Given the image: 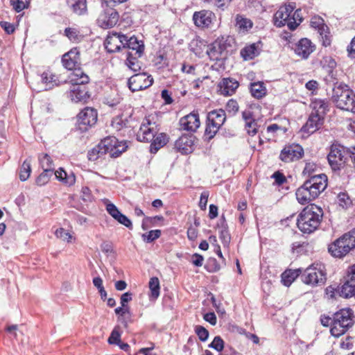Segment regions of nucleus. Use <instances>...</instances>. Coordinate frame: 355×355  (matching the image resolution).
Masks as SVG:
<instances>
[{
	"mask_svg": "<svg viewBox=\"0 0 355 355\" xmlns=\"http://www.w3.org/2000/svg\"><path fill=\"white\" fill-rule=\"evenodd\" d=\"M30 3V0H10V5L12 6L13 9L19 12L24 9L26 8Z\"/></svg>",
	"mask_w": 355,
	"mask_h": 355,
	"instance_id": "obj_48",
	"label": "nucleus"
},
{
	"mask_svg": "<svg viewBox=\"0 0 355 355\" xmlns=\"http://www.w3.org/2000/svg\"><path fill=\"white\" fill-rule=\"evenodd\" d=\"M236 25L240 29L248 31L252 27L253 23L250 19L244 17L242 15H238L236 17Z\"/></svg>",
	"mask_w": 355,
	"mask_h": 355,
	"instance_id": "obj_41",
	"label": "nucleus"
},
{
	"mask_svg": "<svg viewBox=\"0 0 355 355\" xmlns=\"http://www.w3.org/2000/svg\"><path fill=\"white\" fill-rule=\"evenodd\" d=\"M121 341V334L117 328H114L108 338V343L111 345H118Z\"/></svg>",
	"mask_w": 355,
	"mask_h": 355,
	"instance_id": "obj_52",
	"label": "nucleus"
},
{
	"mask_svg": "<svg viewBox=\"0 0 355 355\" xmlns=\"http://www.w3.org/2000/svg\"><path fill=\"white\" fill-rule=\"evenodd\" d=\"M302 280L307 285H322L326 281V275L321 269L309 267L303 271Z\"/></svg>",
	"mask_w": 355,
	"mask_h": 355,
	"instance_id": "obj_9",
	"label": "nucleus"
},
{
	"mask_svg": "<svg viewBox=\"0 0 355 355\" xmlns=\"http://www.w3.org/2000/svg\"><path fill=\"white\" fill-rule=\"evenodd\" d=\"M123 41H125V35L120 33H113L107 37L105 42L106 50L110 53L119 51L123 47Z\"/></svg>",
	"mask_w": 355,
	"mask_h": 355,
	"instance_id": "obj_20",
	"label": "nucleus"
},
{
	"mask_svg": "<svg viewBox=\"0 0 355 355\" xmlns=\"http://www.w3.org/2000/svg\"><path fill=\"white\" fill-rule=\"evenodd\" d=\"M154 118V116L149 115L144 119L140 128L137 133V139L138 141L142 142H150L155 138V134L157 133V125L155 122L153 121Z\"/></svg>",
	"mask_w": 355,
	"mask_h": 355,
	"instance_id": "obj_8",
	"label": "nucleus"
},
{
	"mask_svg": "<svg viewBox=\"0 0 355 355\" xmlns=\"http://www.w3.org/2000/svg\"><path fill=\"white\" fill-rule=\"evenodd\" d=\"M316 168V166L314 163L309 162L306 163L305 165V167L303 170L304 174H308L309 176H313L312 173L314 172L315 169Z\"/></svg>",
	"mask_w": 355,
	"mask_h": 355,
	"instance_id": "obj_63",
	"label": "nucleus"
},
{
	"mask_svg": "<svg viewBox=\"0 0 355 355\" xmlns=\"http://www.w3.org/2000/svg\"><path fill=\"white\" fill-rule=\"evenodd\" d=\"M336 292L340 297L345 298L354 297L355 293V282L348 279Z\"/></svg>",
	"mask_w": 355,
	"mask_h": 355,
	"instance_id": "obj_33",
	"label": "nucleus"
},
{
	"mask_svg": "<svg viewBox=\"0 0 355 355\" xmlns=\"http://www.w3.org/2000/svg\"><path fill=\"white\" fill-rule=\"evenodd\" d=\"M209 347L213 348L217 352H222L225 347V342L220 336H215L213 341L208 345Z\"/></svg>",
	"mask_w": 355,
	"mask_h": 355,
	"instance_id": "obj_49",
	"label": "nucleus"
},
{
	"mask_svg": "<svg viewBox=\"0 0 355 355\" xmlns=\"http://www.w3.org/2000/svg\"><path fill=\"white\" fill-rule=\"evenodd\" d=\"M195 332L199 339L202 342L206 341L209 337V331L202 326L197 325L195 327Z\"/></svg>",
	"mask_w": 355,
	"mask_h": 355,
	"instance_id": "obj_51",
	"label": "nucleus"
},
{
	"mask_svg": "<svg viewBox=\"0 0 355 355\" xmlns=\"http://www.w3.org/2000/svg\"><path fill=\"white\" fill-rule=\"evenodd\" d=\"M328 251L333 257L342 258L350 252V248L340 237L329 245Z\"/></svg>",
	"mask_w": 355,
	"mask_h": 355,
	"instance_id": "obj_19",
	"label": "nucleus"
},
{
	"mask_svg": "<svg viewBox=\"0 0 355 355\" xmlns=\"http://www.w3.org/2000/svg\"><path fill=\"white\" fill-rule=\"evenodd\" d=\"M219 237L222 240L223 243L225 245H227L230 243V236L228 231L226 229L220 230Z\"/></svg>",
	"mask_w": 355,
	"mask_h": 355,
	"instance_id": "obj_62",
	"label": "nucleus"
},
{
	"mask_svg": "<svg viewBox=\"0 0 355 355\" xmlns=\"http://www.w3.org/2000/svg\"><path fill=\"white\" fill-rule=\"evenodd\" d=\"M311 27L318 29V31H320V29L322 28V26H327L324 24V21L320 17H315L311 19Z\"/></svg>",
	"mask_w": 355,
	"mask_h": 355,
	"instance_id": "obj_57",
	"label": "nucleus"
},
{
	"mask_svg": "<svg viewBox=\"0 0 355 355\" xmlns=\"http://www.w3.org/2000/svg\"><path fill=\"white\" fill-rule=\"evenodd\" d=\"M153 78L146 73H139L132 76L128 79V87L132 92L145 89L152 85Z\"/></svg>",
	"mask_w": 355,
	"mask_h": 355,
	"instance_id": "obj_10",
	"label": "nucleus"
},
{
	"mask_svg": "<svg viewBox=\"0 0 355 355\" xmlns=\"http://www.w3.org/2000/svg\"><path fill=\"white\" fill-rule=\"evenodd\" d=\"M226 120L225 112L223 109L214 110L207 114V121H211L221 127Z\"/></svg>",
	"mask_w": 355,
	"mask_h": 355,
	"instance_id": "obj_32",
	"label": "nucleus"
},
{
	"mask_svg": "<svg viewBox=\"0 0 355 355\" xmlns=\"http://www.w3.org/2000/svg\"><path fill=\"white\" fill-rule=\"evenodd\" d=\"M63 66L69 69L73 70L76 72L80 69V52L77 48L71 49L69 52L63 55L62 58Z\"/></svg>",
	"mask_w": 355,
	"mask_h": 355,
	"instance_id": "obj_15",
	"label": "nucleus"
},
{
	"mask_svg": "<svg viewBox=\"0 0 355 355\" xmlns=\"http://www.w3.org/2000/svg\"><path fill=\"white\" fill-rule=\"evenodd\" d=\"M295 8V3H289L280 7L274 16L275 25L278 27L287 25L291 31L295 30L298 24L296 22V18H291V14Z\"/></svg>",
	"mask_w": 355,
	"mask_h": 355,
	"instance_id": "obj_7",
	"label": "nucleus"
},
{
	"mask_svg": "<svg viewBox=\"0 0 355 355\" xmlns=\"http://www.w3.org/2000/svg\"><path fill=\"white\" fill-rule=\"evenodd\" d=\"M53 172L50 170H44L43 172L37 178L36 184L38 186H43L49 182L50 178L53 175Z\"/></svg>",
	"mask_w": 355,
	"mask_h": 355,
	"instance_id": "obj_47",
	"label": "nucleus"
},
{
	"mask_svg": "<svg viewBox=\"0 0 355 355\" xmlns=\"http://www.w3.org/2000/svg\"><path fill=\"white\" fill-rule=\"evenodd\" d=\"M40 164L43 169L50 170V171H54V164L51 157L48 154H41L38 157Z\"/></svg>",
	"mask_w": 355,
	"mask_h": 355,
	"instance_id": "obj_38",
	"label": "nucleus"
},
{
	"mask_svg": "<svg viewBox=\"0 0 355 355\" xmlns=\"http://www.w3.org/2000/svg\"><path fill=\"white\" fill-rule=\"evenodd\" d=\"M214 14L209 10H202L195 12L193 15L194 24L200 28H207L212 23Z\"/></svg>",
	"mask_w": 355,
	"mask_h": 355,
	"instance_id": "obj_21",
	"label": "nucleus"
},
{
	"mask_svg": "<svg viewBox=\"0 0 355 355\" xmlns=\"http://www.w3.org/2000/svg\"><path fill=\"white\" fill-rule=\"evenodd\" d=\"M258 54V50L255 44L245 46L241 51V56L245 60L252 59Z\"/></svg>",
	"mask_w": 355,
	"mask_h": 355,
	"instance_id": "obj_39",
	"label": "nucleus"
},
{
	"mask_svg": "<svg viewBox=\"0 0 355 355\" xmlns=\"http://www.w3.org/2000/svg\"><path fill=\"white\" fill-rule=\"evenodd\" d=\"M161 235V231L159 230H150L146 234H142V238L144 241L147 243H151L155 239H158Z\"/></svg>",
	"mask_w": 355,
	"mask_h": 355,
	"instance_id": "obj_50",
	"label": "nucleus"
},
{
	"mask_svg": "<svg viewBox=\"0 0 355 355\" xmlns=\"http://www.w3.org/2000/svg\"><path fill=\"white\" fill-rule=\"evenodd\" d=\"M110 140L107 137L102 139L101 142L94 147L92 150L88 151L87 157L89 160L95 162L98 159L101 158L107 153L110 154L109 145Z\"/></svg>",
	"mask_w": 355,
	"mask_h": 355,
	"instance_id": "obj_18",
	"label": "nucleus"
},
{
	"mask_svg": "<svg viewBox=\"0 0 355 355\" xmlns=\"http://www.w3.org/2000/svg\"><path fill=\"white\" fill-rule=\"evenodd\" d=\"M65 35L71 40V41H77L78 40V31L72 28H67L64 30Z\"/></svg>",
	"mask_w": 355,
	"mask_h": 355,
	"instance_id": "obj_55",
	"label": "nucleus"
},
{
	"mask_svg": "<svg viewBox=\"0 0 355 355\" xmlns=\"http://www.w3.org/2000/svg\"><path fill=\"white\" fill-rule=\"evenodd\" d=\"M168 141V137L164 133H160L155 137L150 146L151 153H156L159 149L165 146Z\"/></svg>",
	"mask_w": 355,
	"mask_h": 355,
	"instance_id": "obj_35",
	"label": "nucleus"
},
{
	"mask_svg": "<svg viewBox=\"0 0 355 355\" xmlns=\"http://www.w3.org/2000/svg\"><path fill=\"white\" fill-rule=\"evenodd\" d=\"M318 33L321 37L322 46L325 47L330 46L331 43V36L330 35L328 26H322Z\"/></svg>",
	"mask_w": 355,
	"mask_h": 355,
	"instance_id": "obj_43",
	"label": "nucleus"
},
{
	"mask_svg": "<svg viewBox=\"0 0 355 355\" xmlns=\"http://www.w3.org/2000/svg\"><path fill=\"white\" fill-rule=\"evenodd\" d=\"M197 141L193 134H184L175 141V148L182 155H188L194 150Z\"/></svg>",
	"mask_w": 355,
	"mask_h": 355,
	"instance_id": "obj_11",
	"label": "nucleus"
},
{
	"mask_svg": "<svg viewBox=\"0 0 355 355\" xmlns=\"http://www.w3.org/2000/svg\"><path fill=\"white\" fill-rule=\"evenodd\" d=\"M239 107L237 101L234 99L229 100L226 104V110L232 114H235L238 112Z\"/></svg>",
	"mask_w": 355,
	"mask_h": 355,
	"instance_id": "obj_54",
	"label": "nucleus"
},
{
	"mask_svg": "<svg viewBox=\"0 0 355 355\" xmlns=\"http://www.w3.org/2000/svg\"><path fill=\"white\" fill-rule=\"evenodd\" d=\"M302 268L287 270L282 275V282L284 285L289 286L292 282L302 272Z\"/></svg>",
	"mask_w": 355,
	"mask_h": 355,
	"instance_id": "obj_36",
	"label": "nucleus"
},
{
	"mask_svg": "<svg viewBox=\"0 0 355 355\" xmlns=\"http://www.w3.org/2000/svg\"><path fill=\"white\" fill-rule=\"evenodd\" d=\"M332 101L337 107L355 113V94L348 85L336 83L333 88Z\"/></svg>",
	"mask_w": 355,
	"mask_h": 355,
	"instance_id": "obj_3",
	"label": "nucleus"
},
{
	"mask_svg": "<svg viewBox=\"0 0 355 355\" xmlns=\"http://www.w3.org/2000/svg\"><path fill=\"white\" fill-rule=\"evenodd\" d=\"M89 81V76L81 70L71 73L69 78V83L71 84L69 98L72 101L78 103L85 101L89 97L87 88L85 86Z\"/></svg>",
	"mask_w": 355,
	"mask_h": 355,
	"instance_id": "obj_4",
	"label": "nucleus"
},
{
	"mask_svg": "<svg viewBox=\"0 0 355 355\" xmlns=\"http://www.w3.org/2000/svg\"><path fill=\"white\" fill-rule=\"evenodd\" d=\"M53 174L57 180L67 186H71L76 182V177L73 173L68 174L61 168L58 171H54Z\"/></svg>",
	"mask_w": 355,
	"mask_h": 355,
	"instance_id": "obj_34",
	"label": "nucleus"
},
{
	"mask_svg": "<svg viewBox=\"0 0 355 355\" xmlns=\"http://www.w3.org/2000/svg\"><path fill=\"white\" fill-rule=\"evenodd\" d=\"M180 124L182 129L187 131L195 132L200 125L198 114L191 112L182 117L180 121Z\"/></svg>",
	"mask_w": 355,
	"mask_h": 355,
	"instance_id": "obj_22",
	"label": "nucleus"
},
{
	"mask_svg": "<svg viewBox=\"0 0 355 355\" xmlns=\"http://www.w3.org/2000/svg\"><path fill=\"white\" fill-rule=\"evenodd\" d=\"M208 197H209V193L207 191H203L200 195L199 207L202 210L206 209Z\"/></svg>",
	"mask_w": 355,
	"mask_h": 355,
	"instance_id": "obj_60",
	"label": "nucleus"
},
{
	"mask_svg": "<svg viewBox=\"0 0 355 355\" xmlns=\"http://www.w3.org/2000/svg\"><path fill=\"white\" fill-rule=\"evenodd\" d=\"M204 258L202 255L195 253L192 255L191 261L192 263L198 267H200L202 266Z\"/></svg>",
	"mask_w": 355,
	"mask_h": 355,
	"instance_id": "obj_61",
	"label": "nucleus"
},
{
	"mask_svg": "<svg viewBox=\"0 0 355 355\" xmlns=\"http://www.w3.org/2000/svg\"><path fill=\"white\" fill-rule=\"evenodd\" d=\"M354 315L351 309H343L333 315V327L330 331L333 336L339 337L354 324Z\"/></svg>",
	"mask_w": 355,
	"mask_h": 355,
	"instance_id": "obj_5",
	"label": "nucleus"
},
{
	"mask_svg": "<svg viewBox=\"0 0 355 355\" xmlns=\"http://www.w3.org/2000/svg\"><path fill=\"white\" fill-rule=\"evenodd\" d=\"M225 50V48L221 44L220 42L216 41L207 50V54L210 59L213 60H219L223 58V54Z\"/></svg>",
	"mask_w": 355,
	"mask_h": 355,
	"instance_id": "obj_30",
	"label": "nucleus"
},
{
	"mask_svg": "<svg viewBox=\"0 0 355 355\" xmlns=\"http://www.w3.org/2000/svg\"><path fill=\"white\" fill-rule=\"evenodd\" d=\"M322 217L323 211L322 208L311 204L304 208L299 214L297 225L301 232L310 234L318 228Z\"/></svg>",
	"mask_w": 355,
	"mask_h": 355,
	"instance_id": "obj_2",
	"label": "nucleus"
},
{
	"mask_svg": "<svg viewBox=\"0 0 355 355\" xmlns=\"http://www.w3.org/2000/svg\"><path fill=\"white\" fill-rule=\"evenodd\" d=\"M242 117L245 121V128L248 133L251 136H254L257 132V123L253 117L252 112L249 110H245L242 112Z\"/></svg>",
	"mask_w": 355,
	"mask_h": 355,
	"instance_id": "obj_27",
	"label": "nucleus"
},
{
	"mask_svg": "<svg viewBox=\"0 0 355 355\" xmlns=\"http://www.w3.org/2000/svg\"><path fill=\"white\" fill-rule=\"evenodd\" d=\"M239 86V82L233 78H224L218 84L220 92L224 96L232 95Z\"/></svg>",
	"mask_w": 355,
	"mask_h": 355,
	"instance_id": "obj_24",
	"label": "nucleus"
},
{
	"mask_svg": "<svg viewBox=\"0 0 355 355\" xmlns=\"http://www.w3.org/2000/svg\"><path fill=\"white\" fill-rule=\"evenodd\" d=\"M123 48H127L131 50L133 55L136 57H141L144 50V46L142 42H139L135 36L128 37L125 35V41H123Z\"/></svg>",
	"mask_w": 355,
	"mask_h": 355,
	"instance_id": "obj_23",
	"label": "nucleus"
},
{
	"mask_svg": "<svg viewBox=\"0 0 355 355\" xmlns=\"http://www.w3.org/2000/svg\"><path fill=\"white\" fill-rule=\"evenodd\" d=\"M110 140L109 151L111 157H118L121 153L126 150L128 146L124 141H119L115 137H108Z\"/></svg>",
	"mask_w": 355,
	"mask_h": 355,
	"instance_id": "obj_26",
	"label": "nucleus"
},
{
	"mask_svg": "<svg viewBox=\"0 0 355 355\" xmlns=\"http://www.w3.org/2000/svg\"><path fill=\"white\" fill-rule=\"evenodd\" d=\"M0 27H1L8 34H12L15 31L14 24L8 21H1Z\"/></svg>",
	"mask_w": 355,
	"mask_h": 355,
	"instance_id": "obj_59",
	"label": "nucleus"
},
{
	"mask_svg": "<svg viewBox=\"0 0 355 355\" xmlns=\"http://www.w3.org/2000/svg\"><path fill=\"white\" fill-rule=\"evenodd\" d=\"M139 58V57H136L133 55L132 52L128 53L126 64L128 67L134 71H137L140 69V66L137 60V58Z\"/></svg>",
	"mask_w": 355,
	"mask_h": 355,
	"instance_id": "obj_45",
	"label": "nucleus"
},
{
	"mask_svg": "<svg viewBox=\"0 0 355 355\" xmlns=\"http://www.w3.org/2000/svg\"><path fill=\"white\" fill-rule=\"evenodd\" d=\"M79 128L86 131L88 127L96 124L98 118L96 110L87 107L80 112L77 116Z\"/></svg>",
	"mask_w": 355,
	"mask_h": 355,
	"instance_id": "obj_12",
	"label": "nucleus"
},
{
	"mask_svg": "<svg viewBox=\"0 0 355 355\" xmlns=\"http://www.w3.org/2000/svg\"><path fill=\"white\" fill-rule=\"evenodd\" d=\"M315 49V44L307 38L301 39L295 44V47L294 48L295 54L302 59H307Z\"/></svg>",
	"mask_w": 355,
	"mask_h": 355,
	"instance_id": "obj_17",
	"label": "nucleus"
},
{
	"mask_svg": "<svg viewBox=\"0 0 355 355\" xmlns=\"http://www.w3.org/2000/svg\"><path fill=\"white\" fill-rule=\"evenodd\" d=\"M41 79L42 83L44 85V90L51 89L54 86L60 85V81L58 80L57 77L49 71L42 73Z\"/></svg>",
	"mask_w": 355,
	"mask_h": 355,
	"instance_id": "obj_31",
	"label": "nucleus"
},
{
	"mask_svg": "<svg viewBox=\"0 0 355 355\" xmlns=\"http://www.w3.org/2000/svg\"><path fill=\"white\" fill-rule=\"evenodd\" d=\"M348 157H350V148H346L338 144H333L327 155L328 162L334 171L343 168Z\"/></svg>",
	"mask_w": 355,
	"mask_h": 355,
	"instance_id": "obj_6",
	"label": "nucleus"
},
{
	"mask_svg": "<svg viewBox=\"0 0 355 355\" xmlns=\"http://www.w3.org/2000/svg\"><path fill=\"white\" fill-rule=\"evenodd\" d=\"M105 4L106 8H104L103 12L98 16V23L103 28H110L117 24L119 15L115 9L108 7L106 2Z\"/></svg>",
	"mask_w": 355,
	"mask_h": 355,
	"instance_id": "obj_13",
	"label": "nucleus"
},
{
	"mask_svg": "<svg viewBox=\"0 0 355 355\" xmlns=\"http://www.w3.org/2000/svg\"><path fill=\"white\" fill-rule=\"evenodd\" d=\"M250 92L253 97L259 99L266 96L267 89L263 82H254L250 84Z\"/></svg>",
	"mask_w": 355,
	"mask_h": 355,
	"instance_id": "obj_37",
	"label": "nucleus"
},
{
	"mask_svg": "<svg viewBox=\"0 0 355 355\" xmlns=\"http://www.w3.org/2000/svg\"><path fill=\"white\" fill-rule=\"evenodd\" d=\"M68 8L76 15H84L87 12V0H66Z\"/></svg>",
	"mask_w": 355,
	"mask_h": 355,
	"instance_id": "obj_29",
	"label": "nucleus"
},
{
	"mask_svg": "<svg viewBox=\"0 0 355 355\" xmlns=\"http://www.w3.org/2000/svg\"><path fill=\"white\" fill-rule=\"evenodd\" d=\"M220 128V127L218 125L211 123V121H208L205 131V137L206 139L209 141L213 139L219 130Z\"/></svg>",
	"mask_w": 355,
	"mask_h": 355,
	"instance_id": "obj_42",
	"label": "nucleus"
},
{
	"mask_svg": "<svg viewBox=\"0 0 355 355\" xmlns=\"http://www.w3.org/2000/svg\"><path fill=\"white\" fill-rule=\"evenodd\" d=\"M105 205L106 211L114 220L130 230L132 229L131 220L126 216L123 214L114 204L106 200Z\"/></svg>",
	"mask_w": 355,
	"mask_h": 355,
	"instance_id": "obj_16",
	"label": "nucleus"
},
{
	"mask_svg": "<svg viewBox=\"0 0 355 355\" xmlns=\"http://www.w3.org/2000/svg\"><path fill=\"white\" fill-rule=\"evenodd\" d=\"M348 55L352 58H355V37L352 39L350 44L347 46Z\"/></svg>",
	"mask_w": 355,
	"mask_h": 355,
	"instance_id": "obj_64",
	"label": "nucleus"
},
{
	"mask_svg": "<svg viewBox=\"0 0 355 355\" xmlns=\"http://www.w3.org/2000/svg\"><path fill=\"white\" fill-rule=\"evenodd\" d=\"M55 234L57 238L62 240V241H67L68 242L70 241V239H71V235L64 228H59L58 229Z\"/></svg>",
	"mask_w": 355,
	"mask_h": 355,
	"instance_id": "obj_53",
	"label": "nucleus"
},
{
	"mask_svg": "<svg viewBox=\"0 0 355 355\" xmlns=\"http://www.w3.org/2000/svg\"><path fill=\"white\" fill-rule=\"evenodd\" d=\"M329 102L324 99L314 98L311 100L310 107L312 108L313 114L324 117V115L329 111Z\"/></svg>",
	"mask_w": 355,
	"mask_h": 355,
	"instance_id": "obj_28",
	"label": "nucleus"
},
{
	"mask_svg": "<svg viewBox=\"0 0 355 355\" xmlns=\"http://www.w3.org/2000/svg\"><path fill=\"white\" fill-rule=\"evenodd\" d=\"M324 122V118L311 113L302 130L308 134H312L320 129Z\"/></svg>",
	"mask_w": 355,
	"mask_h": 355,
	"instance_id": "obj_25",
	"label": "nucleus"
},
{
	"mask_svg": "<svg viewBox=\"0 0 355 355\" xmlns=\"http://www.w3.org/2000/svg\"><path fill=\"white\" fill-rule=\"evenodd\" d=\"M327 186V177L325 174L313 175L297 189V200L301 205L308 204L318 198Z\"/></svg>",
	"mask_w": 355,
	"mask_h": 355,
	"instance_id": "obj_1",
	"label": "nucleus"
},
{
	"mask_svg": "<svg viewBox=\"0 0 355 355\" xmlns=\"http://www.w3.org/2000/svg\"><path fill=\"white\" fill-rule=\"evenodd\" d=\"M303 155V148L299 144H293L283 148L279 159L284 162H291L300 159Z\"/></svg>",
	"mask_w": 355,
	"mask_h": 355,
	"instance_id": "obj_14",
	"label": "nucleus"
},
{
	"mask_svg": "<svg viewBox=\"0 0 355 355\" xmlns=\"http://www.w3.org/2000/svg\"><path fill=\"white\" fill-rule=\"evenodd\" d=\"M81 198L85 202H91L92 195L91 190L87 187H83L81 189Z\"/></svg>",
	"mask_w": 355,
	"mask_h": 355,
	"instance_id": "obj_58",
	"label": "nucleus"
},
{
	"mask_svg": "<svg viewBox=\"0 0 355 355\" xmlns=\"http://www.w3.org/2000/svg\"><path fill=\"white\" fill-rule=\"evenodd\" d=\"M149 288L150 290V297L156 300L159 295V281L157 277H152L149 281Z\"/></svg>",
	"mask_w": 355,
	"mask_h": 355,
	"instance_id": "obj_40",
	"label": "nucleus"
},
{
	"mask_svg": "<svg viewBox=\"0 0 355 355\" xmlns=\"http://www.w3.org/2000/svg\"><path fill=\"white\" fill-rule=\"evenodd\" d=\"M338 200L339 205L344 207H347L349 205L351 204V200L349 196L345 193H341L338 196Z\"/></svg>",
	"mask_w": 355,
	"mask_h": 355,
	"instance_id": "obj_56",
	"label": "nucleus"
},
{
	"mask_svg": "<svg viewBox=\"0 0 355 355\" xmlns=\"http://www.w3.org/2000/svg\"><path fill=\"white\" fill-rule=\"evenodd\" d=\"M341 237L350 248V251L355 248V228L345 233Z\"/></svg>",
	"mask_w": 355,
	"mask_h": 355,
	"instance_id": "obj_46",
	"label": "nucleus"
},
{
	"mask_svg": "<svg viewBox=\"0 0 355 355\" xmlns=\"http://www.w3.org/2000/svg\"><path fill=\"white\" fill-rule=\"evenodd\" d=\"M31 172V162L26 159L20 168L19 178L21 181H26L30 176Z\"/></svg>",
	"mask_w": 355,
	"mask_h": 355,
	"instance_id": "obj_44",
	"label": "nucleus"
}]
</instances>
